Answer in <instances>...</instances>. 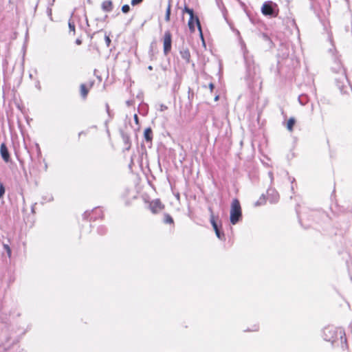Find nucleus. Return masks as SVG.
<instances>
[{
	"label": "nucleus",
	"instance_id": "obj_4",
	"mask_svg": "<svg viewBox=\"0 0 352 352\" xmlns=\"http://www.w3.org/2000/svg\"><path fill=\"white\" fill-rule=\"evenodd\" d=\"M242 218L241 208L240 202L237 199H234L231 204L230 220L232 224L235 225Z\"/></svg>",
	"mask_w": 352,
	"mask_h": 352
},
{
	"label": "nucleus",
	"instance_id": "obj_39",
	"mask_svg": "<svg viewBox=\"0 0 352 352\" xmlns=\"http://www.w3.org/2000/svg\"><path fill=\"white\" fill-rule=\"evenodd\" d=\"M154 43H152L150 46V52H153V47Z\"/></svg>",
	"mask_w": 352,
	"mask_h": 352
},
{
	"label": "nucleus",
	"instance_id": "obj_9",
	"mask_svg": "<svg viewBox=\"0 0 352 352\" xmlns=\"http://www.w3.org/2000/svg\"><path fill=\"white\" fill-rule=\"evenodd\" d=\"M267 199L271 204H276L278 201L279 195L278 192L272 188H269L267 192Z\"/></svg>",
	"mask_w": 352,
	"mask_h": 352
},
{
	"label": "nucleus",
	"instance_id": "obj_23",
	"mask_svg": "<svg viewBox=\"0 0 352 352\" xmlns=\"http://www.w3.org/2000/svg\"><path fill=\"white\" fill-rule=\"evenodd\" d=\"M97 232L99 234L103 235L107 232V228L104 226H100L98 228Z\"/></svg>",
	"mask_w": 352,
	"mask_h": 352
},
{
	"label": "nucleus",
	"instance_id": "obj_24",
	"mask_svg": "<svg viewBox=\"0 0 352 352\" xmlns=\"http://www.w3.org/2000/svg\"><path fill=\"white\" fill-rule=\"evenodd\" d=\"M69 28L70 32H73L74 34H75V24L74 22L69 20L68 23Z\"/></svg>",
	"mask_w": 352,
	"mask_h": 352
},
{
	"label": "nucleus",
	"instance_id": "obj_13",
	"mask_svg": "<svg viewBox=\"0 0 352 352\" xmlns=\"http://www.w3.org/2000/svg\"><path fill=\"white\" fill-rule=\"evenodd\" d=\"M121 135H122V138L124 142V144L126 146L125 149L129 151L131 148V142L130 140V137L127 133H124V132H122Z\"/></svg>",
	"mask_w": 352,
	"mask_h": 352
},
{
	"label": "nucleus",
	"instance_id": "obj_40",
	"mask_svg": "<svg viewBox=\"0 0 352 352\" xmlns=\"http://www.w3.org/2000/svg\"><path fill=\"white\" fill-rule=\"evenodd\" d=\"M219 98V96H216L214 98V100H216V101L218 100Z\"/></svg>",
	"mask_w": 352,
	"mask_h": 352
},
{
	"label": "nucleus",
	"instance_id": "obj_16",
	"mask_svg": "<svg viewBox=\"0 0 352 352\" xmlns=\"http://www.w3.org/2000/svg\"><path fill=\"white\" fill-rule=\"evenodd\" d=\"M298 101L302 105H305L309 102V97L307 94H301L298 96Z\"/></svg>",
	"mask_w": 352,
	"mask_h": 352
},
{
	"label": "nucleus",
	"instance_id": "obj_17",
	"mask_svg": "<svg viewBox=\"0 0 352 352\" xmlns=\"http://www.w3.org/2000/svg\"><path fill=\"white\" fill-rule=\"evenodd\" d=\"M295 123H296L295 118H290L288 120L287 123V130L289 131H292Z\"/></svg>",
	"mask_w": 352,
	"mask_h": 352
},
{
	"label": "nucleus",
	"instance_id": "obj_5",
	"mask_svg": "<svg viewBox=\"0 0 352 352\" xmlns=\"http://www.w3.org/2000/svg\"><path fill=\"white\" fill-rule=\"evenodd\" d=\"M209 210L210 212V221L212 228L215 232L216 236H217L218 239H219L221 241L225 240V234L223 232L221 231L220 227L218 226L217 223L216 222L212 208H209Z\"/></svg>",
	"mask_w": 352,
	"mask_h": 352
},
{
	"label": "nucleus",
	"instance_id": "obj_34",
	"mask_svg": "<svg viewBox=\"0 0 352 352\" xmlns=\"http://www.w3.org/2000/svg\"><path fill=\"white\" fill-rule=\"evenodd\" d=\"M258 327L257 325H254V329H252V330H248V331H258Z\"/></svg>",
	"mask_w": 352,
	"mask_h": 352
},
{
	"label": "nucleus",
	"instance_id": "obj_32",
	"mask_svg": "<svg viewBox=\"0 0 352 352\" xmlns=\"http://www.w3.org/2000/svg\"><path fill=\"white\" fill-rule=\"evenodd\" d=\"M167 109V107H166V105H164V104H161V106H160V110H161V111H164V110H165V109Z\"/></svg>",
	"mask_w": 352,
	"mask_h": 352
},
{
	"label": "nucleus",
	"instance_id": "obj_26",
	"mask_svg": "<svg viewBox=\"0 0 352 352\" xmlns=\"http://www.w3.org/2000/svg\"><path fill=\"white\" fill-rule=\"evenodd\" d=\"M6 192L5 187L3 183L0 182V199L3 198Z\"/></svg>",
	"mask_w": 352,
	"mask_h": 352
},
{
	"label": "nucleus",
	"instance_id": "obj_29",
	"mask_svg": "<svg viewBox=\"0 0 352 352\" xmlns=\"http://www.w3.org/2000/svg\"><path fill=\"white\" fill-rule=\"evenodd\" d=\"M143 0H131V5L132 6H136V5H138L140 3H141L142 2Z\"/></svg>",
	"mask_w": 352,
	"mask_h": 352
},
{
	"label": "nucleus",
	"instance_id": "obj_10",
	"mask_svg": "<svg viewBox=\"0 0 352 352\" xmlns=\"http://www.w3.org/2000/svg\"><path fill=\"white\" fill-rule=\"evenodd\" d=\"M1 155L6 162H8L10 160L8 149L5 143H2L0 146Z\"/></svg>",
	"mask_w": 352,
	"mask_h": 352
},
{
	"label": "nucleus",
	"instance_id": "obj_35",
	"mask_svg": "<svg viewBox=\"0 0 352 352\" xmlns=\"http://www.w3.org/2000/svg\"><path fill=\"white\" fill-rule=\"evenodd\" d=\"M47 14L49 16H50V18L52 17V9L51 8L47 9Z\"/></svg>",
	"mask_w": 352,
	"mask_h": 352
},
{
	"label": "nucleus",
	"instance_id": "obj_21",
	"mask_svg": "<svg viewBox=\"0 0 352 352\" xmlns=\"http://www.w3.org/2000/svg\"><path fill=\"white\" fill-rule=\"evenodd\" d=\"M170 8H171V6H170V3L169 2L168 5V7L166 8V15H165V20H166V21H170Z\"/></svg>",
	"mask_w": 352,
	"mask_h": 352
},
{
	"label": "nucleus",
	"instance_id": "obj_14",
	"mask_svg": "<svg viewBox=\"0 0 352 352\" xmlns=\"http://www.w3.org/2000/svg\"><path fill=\"white\" fill-rule=\"evenodd\" d=\"M144 137L146 142H151L153 139V131L152 129L148 127L144 130Z\"/></svg>",
	"mask_w": 352,
	"mask_h": 352
},
{
	"label": "nucleus",
	"instance_id": "obj_41",
	"mask_svg": "<svg viewBox=\"0 0 352 352\" xmlns=\"http://www.w3.org/2000/svg\"><path fill=\"white\" fill-rule=\"evenodd\" d=\"M134 118H135V121L138 122V116L137 115L134 116Z\"/></svg>",
	"mask_w": 352,
	"mask_h": 352
},
{
	"label": "nucleus",
	"instance_id": "obj_43",
	"mask_svg": "<svg viewBox=\"0 0 352 352\" xmlns=\"http://www.w3.org/2000/svg\"><path fill=\"white\" fill-rule=\"evenodd\" d=\"M86 22H87V24L88 25V19L87 17H86Z\"/></svg>",
	"mask_w": 352,
	"mask_h": 352
},
{
	"label": "nucleus",
	"instance_id": "obj_25",
	"mask_svg": "<svg viewBox=\"0 0 352 352\" xmlns=\"http://www.w3.org/2000/svg\"><path fill=\"white\" fill-rule=\"evenodd\" d=\"M179 85H180L179 82L178 80H176L173 85V88H172L173 91V92L177 91L179 89Z\"/></svg>",
	"mask_w": 352,
	"mask_h": 352
},
{
	"label": "nucleus",
	"instance_id": "obj_31",
	"mask_svg": "<svg viewBox=\"0 0 352 352\" xmlns=\"http://www.w3.org/2000/svg\"><path fill=\"white\" fill-rule=\"evenodd\" d=\"M262 38H263L265 41H270V37L267 36V34H265V33H263V34H262Z\"/></svg>",
	"mask_w": 352,
	"mask_h": 352
},
{
	"label": "nucleus",
	"instance_id": "obj_44",
	"mask_svg": "<svg viewBox=\"0 0 352 352\" xmlns=\"http://www.w3.org/2000/svg\"><path fill=\"white\" fill-rule=\"evenodd\" d=\"M82 133V132H80L78 135L80 136Z\"/></svg>",
	"mask_w": 352,
	"mask_h": 352
},
{
	"label": "nucleus",
	"instance_id": "obj_15",
	"mask_svg": "<svg viewBox=\"0 0 352 352\" xmlns=\"http://www.w3.org/2000/svg\"><path fill=\"white\" fill-rule=\"evenodd\" d=\"M89 90L85 84L80 85V95L83 99H85L87 96Z\"/></svg>",
	"mask_w": 352,
	"mask_h": 352
},
{
	"label": "nucleus",
	"instance_id": "obj_18",
	"mask_svg": "<svg viewBox=\"0 0 352 352\" xmlns=\"http://www.w3.org/2000/svg\"><path fill=\"white\" fill-rule=\"evenodd\" d=\"M265 201H266V198H265V195H262L260 198L258 199V200L257 201L255 202L254 204V206H262L263 204H265Z\"/></svg>",
	"mask_w": 352,
	"mask_h": 352
},
{
	"label": "nucleus",
	"instance_id": "obj_20",
	"mask_svg": "<svg viewBox=\"0 0 352 352\" xmlns=\"http://www.w3.org/2000/svg\"><path fill=\"white\" fill-rule=\"evenodd\" d=\"M184 12L188 13L190 15V17H195L196 15L194 13V10L191 8H189L187 6H185L183 10Z\"/></svg>",
	"mask_w": 352,
	"mask_h": 352
},
{
	"label": "nucleus",
	"instance_id": "obj_11",
	"mask_svg": "<svg viewBox=\"0 0 352 352\" xmlns=\"http://www.w3.org/2000/svg\"><path fill=\"white\" fill-rule=\"evenodd\" d=\"M179 54L181 55V57L186 61V63L190 62V53L187 47H182L179 52Z\"/></svg>",
	"mask_w": 352,
	"mask_h": 352
},
{
	"label": "nucleus",
	"instance_id": "obj_12",
	"mask_svg": "<svg viewBox=\"0 0 352 352\" xmlns=\"http://www.w3.org/2000/svg\"><path fill=\"white\" fill-rule=\"evenodd\" d=\"M101 8L103 11L110 12L113 10V3L111 0H106L102 3Z\"/></svg>",
	"mask_w": 352,
	"mask_h": 352
},
{
	"label": "nucleus",
	"instance_id": "obj_27",
	"mask_svg": "<svg viewBox=\"0 0 352 352\" xmlns=\"http://www.w3.org/2000/svg\"><path fill=\"white\" fill-rule=\"evenodd\" d=\"M121 10L123 13L126 14L130 11V6L128 4H125L122 6Z\"/></svg>",
	"mask_w": 352,
	"mask_h": 352
},
{
	"label": "nucleus",
	"instance_id": "obj_3",
	"mask_svg": "<svg viewBox=\"0 0 352 352\" xmlns=\"http://www.w3.org/2000/svg\"><path fill=\"white\" fill-rule=\"evenodd\" d=\"M261 13L270 18L276 17L279 13V8L276 3L267 1L263 3L261 7Z\"/></svg>",
	"mask_w": 352,
	"mask_h": 352
},
{
	"label": "nucleus",
	"instance_id": "obj_22",
	"mask_svg": "<svg viewBox=\"0 0 352 352\" xmlns=\"http://www.w3.org/2000/svg\"><path fill=\"white\" fill-rule=\"evenodd\" d=\"M3 249L6 251L8 257L10 258L12 255V250L11 248H10V245L8 244L3 243Z\"/></svg>",
	"mask_w": 352,
	"mask_h": 352
},
{
	"label": "nucleus",
	"instance_id": "obj_28",
	"mask_svg": "<svg viewBox=\"0 0 352 352\" xmlns=\"http://www.w3.org/2000/svg\"><path fill=\"white\" fill-rule=\"evenodd\" d=\"M104 40H105V43H106L107 46L109 47L110 43H111V39H110L109 36L108 35L105 34Z\"/></svg>",
	"mask_w": 352,
	"mask_h": 352
},
{
	"label": "nucleus",
	"instance_id": "obj_33",
	"mask_svg": "<svg viewBox=\"0 0 352 352\" xmlns=\"http://www.w3.org/2000/svg\"><path fill=\"white\" fill-rule=\"evenodd\" d=\"M268 175H269V177H270V178L271 182H272V181H273V179H274V177H273V173H272V172H269V173H268Z\"/></svg>",
	"mask_w": 352,
	"mask_h": 352
},
{
	"label": "nucleus",
	"instance_id": "obj_6",
	"mask_svg": "<svg viewBox=\"0 0 352 352\" xmlns=\"http://www.w3.org/2000/svg\"><path fill=\"white\" fill-rule=\"evenodd\" d=\"M195 23H196L197 28L199 31L200 36H201L203 42L204 43V36H203L202 30H201V23L199 21V17L197 16H195V17H192V18L190 17V19L188 20V25L189 30L191 32H194L195 30Z\"/></svg>",
	"mask_w": 352,
	"mask_h": 352
},
{
	"label": "nucleus",
	"instance_id": "obj_30",
	"mask_svg": "<svg viewBox=\"0 0 352 352\" xmlns=\"http://www.w3.org/2000/svg\"><path fill=\"white\" fill-rule=\"evenodd\" d=\"M188 98H192V96H193V92H192V89H191L190 87L188 88Z\"/></svg>",
	"mask_w": 352,
	"mask_h": 352
},
{
	"label": "nucleus",
	"instance_id": "obj_7",
	"mask_svg": "<svg viewBox=\"0 0 352 352\" xmlns=\"http://www.w3.org/2000/svg\"><path fill=\"white\" fill-rule=\"evenodd\" d=\"M163 43L164 54V55H167L170 52L172 47V35L169 30L164 32Z\"/></svg>",
	"mask_w": 352,
	"mask_h": 352
},
{
	"label": "nucleus",
	"instance_id": "obj_38",
	"mask_svg": "<svg viewBox=\"0 0 352 352\" xmlns=\"http://www.w3.org/2000/svg\"><path fill=\"white\" fill-rule=\"evenodd\" d=\"M209 87H210V90H211V91H212V90H213V89H214V84H213V83H212V82H211V83H210V85H209Z\"/></svg>",
	"mask_w": 352,
	"mask_h": 352
},
{
	"label": "nucleus",
	"instance_id": "obj_19",
	"mask_svg": "<svg viewBox=\"0 0 352 352\" xmlns=\"http://www.w3.org/2000/svg\"><path fill=\"white\" fill-rule=\"evenodd\" d=\"M164 222L165 223L171 224L173 223V219L172 217L168 214H165L164 217Z\"/></svg>",
	"mask_w": 352,
	"mask_h": 352
},
{
	"label": "nucleus",
	"instance_id": "obj_36",
	"mask_svg": "<svg viewBox=\"0 0 352 352\" xmlns=\"http://www.w3.org/2000/svg\"><path fill=\"white\" fill-rule=\"evenodd\" d=\"M106 110L107 113L110 116L109 106L108 104H106Z\"/></svg>",
	"mask_w": 352,
	"mask_h": 352
},
{
	"label": "nucleus",
	"instance_id": "obj_8",
	"mask_svg": "<svg viewBox=\"0 0 352 352\" xmlns=\"http://www.w3.org/2000/svg\"><path fill=\"white\" fill-rule=\"evenodd\" d=\"M164 208V204H162V203L159 199L153 200L151 202L149 203L148 205V208L153 214L158 213L160 211L163 210Z\"/></svg>",
	"mask_w": 352,
	"mask_h": 352
},
{
	"label": "nucleus",
	"instance_id": "obj_1",
	"mask_svg": "<svg viewBox=\"0 0 352 352\" xmlns=\"http://www.w3.org/2000/svg\"><path fill=\"white\" fill-rule=\"evenodd\" d=\"M243 58L245 64V80L248 85L250 86L256 82L261 83L259 66L255 63L253 56L247 50L243 52Z\"/></svg>",
	"mask_w": 352,
	"mask_h": 352
},
{
	"label": "nucleus",
	"instance_id": "obj_42",
	"mask_svg": "<svg viewBox=\"0 0 352 352\" xmlns=\"http://www.w3.org/2000/svg\"><path fill=\"white\" fill-rule=\"evenodd\" d=\"M148 69L149 70H152L153 69V67L151 65H150V66L148 67Z\"/></svg>",
	"mask_w": 352,
	"mask_h": 352
},
{
	"label": "nucleus",
	"instance_id": "obj_37",
	"mask_svg": "<svg viewBox=\"0 0 352 352\" xmlns=\"http://www.w3.org/2000/svg\"><path fill=\"white\" fill-rule=\"evenodd\" d=\"M76 43L77 45H80V44L82 43V41H81V39H80V38H77V39L76 40Z\"/></svg>",
	"mask_w": 352,
	"mask_h": 352
},
{
	"label": "nucleus",
	"instance_id": "obj_2",
	"mask_svg": "<svg viewBox=\"0 0 352 352\" xmlns=\"http://www.w3.org/2000/svg\"><path fill=\"white\" fill-rule=\"evenodd\" d=\"M324 340L334 344L338 339L340 340L341 344L346 342L345 338V332L341 328L333 326H328L324 328L323 335Z\"/></svg>",
	"mask_w": 352,
	"mask_h": 352
}]
</instances>
